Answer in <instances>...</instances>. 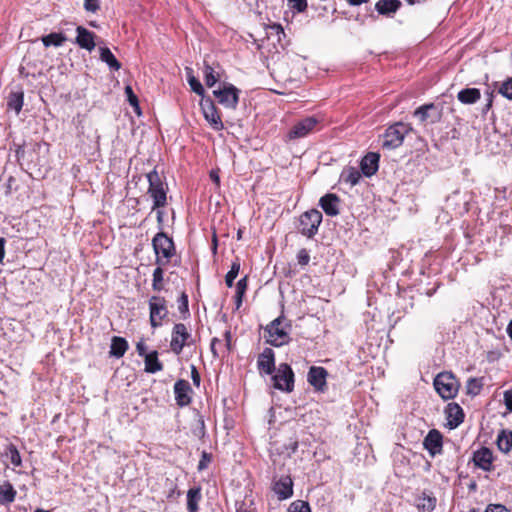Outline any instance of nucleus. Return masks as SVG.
<instances>
[{"label": "nucleus", "mask_w": 512, "mask_h": 512, "mask_svg": "<svg viewBox=\"0 0 512 512\" xmlns=\"http://www.w3.org/2000/svg\"><path fill=\"white\" fill-rule=\"evenodd\" d=\"M291 328V321L286 319L282 313L264 327L266 343L274 347H282L289 344L291 341Z\"/></svg>", "instance_id": "nucleus-1"}, {"label": "nucleus", "mask_w": 512, "mask_h": 512, "mask_svg": "<svg viewBox=\"0 0 512 512\" xmlns=\"http://www.w3.org/2000/svg\"><path fill=\"white\" fill-rule=\"evenodd\" d=\"M147 180L149 183L147 193L153 200L152 210H157L158 221H162V212L158 209L167 205L166 184L155 169L147 174Z\"/></svg>", "instance_id": "nucleus-2"}, {"label": "nucleus", "mask_w": 512, "mask_h": 512, "mask_svg": "<svg viewBox=\"0 0 512 512\" xmlns=\"http://www.w3.org/2000/svg\"><path fill=\"white\" fill-rule=\"evenodd\" d=\"M434 388L444 400L454 399L460 389V382L452 372H441L433 381Z\"/></svg>", "instance_id": "nucleus-3"}, {"label": "nucleus", "mask_w": 512, "mask_h": 512, "mask_svg": "<svg viewBox=\"0 0 512 512\" xmlns=\"http://www.w3.org/2000/svg\"><path fill=\"white\" fill-rule=\"evenodd\" d=\"M152 246L156 255V265H166L176 254V248L172 238L164 232L157 233L152 239Z\"/></svg>", "instance_id": "nucleus-4"}, {"label": "nucleus", "mask_w": 512, "mask_h": 512, "mask_svg": "<svg viewBox=\"0 0 512 512\" xmlns=\"http://www.w3.org/2000/svg\"><path fill=\"white\" fill-rule=\"evenodd\" d=\"M411 127L408 124L398 122L389 126L382 136V148L392 150L402 145L405 136Z\"/></svg>", "instance_id": "nucleus-5"}, {"label": "nucleus", "mask_w": 512, "mask_h": 512, "mask_svg": "<svg viewBox=\"0 0 512 512\" xmlns=\"http://www.w3.org/2000/svg\"><path fill=\"white\" fill-rule=\"evenodd\" d=\"M148 306L150 326L157 329L169 315L167 300L163 296L153 295L149 298Z\"/></svg>", "instance_id": "nucleus-6"}, {"label": "nucleus", "mask_w": 512, "mask_h": 512, "mask_svg": "<svg viewBox=\"0 0 512 512\" xmlns=\"http://www.w3.org/2000/svg\"><path fill=\"white\" fill-rule=\"evenodd\" d=\"M272 376L273 387L285 393L294 390L295 375L291 366L287 363H280Z\"/></svg>", "instance_id": "nucleus-7"}, {"label": "nucleus", "mask_w": 512, "mask_h": 512, "mask_svg": "<svg viewBox=\"0 0 512 512\" xmlns=\"http://www.w3.org/2000/svg\"><path fill=\"white\" fill-rule=\"evenodd\" d=\"M322 218V213L317 209L305 211L299 217V232L308 238H312L317 234Z\"/></svg>", "instance_id": "nucleus-8"}, {"label": "nucleus", "mask_w": 512, "mask_h": 512, "mask_svg": "<svg viewBox=\"0 0 512 512\" xmlns=\"http://www.w3.org/2000/svg\"><path fill=\"white\" fill-rule=\"evenodd\" d=\"M194 344L191 333L184 323H176L171 332L170 349L175 355H180L185 346Z\"/></svg>", "instance_id": "nucleus-9"}, {"label": "nucleus", "mask_w": 512, "mask_h": 512, "mask_svg": "<svg viewBox=\"0 0 512 512\" xmlns=\"http://www.w3.org/2000/svg\"><path fill=\"white\" fill-rule=\"evenodd\" d=\"M240 90L231 83H223L213 91L218 103L229 109H236L239 103Z\"/></svg>", "instance_id": "nucleus-10"}, {"label": "nucleus", "mask_w": 512, "mask_h": 512, "mask_svg": "<svg viewBox=\"0 0 512 512\" xmlns=\"http://www.w3.org/2000/svg\"><path fill=\"white\" fill-rule=\"evenodd\" d=\"M322 121L321 118L317 116H308L299 121H297L291 129L287 133L288 140H295L299 138L306 137L313 131H315L316 127Z\"/></svg>", "instance_id": "nucleus-11"}, {"label": "nucleus", "mask_w": 512, "mask_h": 512, "mask_svg": "<svg viewBox=\"0 0 512 512\" xmlns=\"http://www.w3.org/2000/svg\"><path fill=\"white\" fill-rule=\"evenodd\" d=\"M200 107L205 120L214 130L220 131L224 128L220 112L211 98H202Z\"/></svg>", "instance_id": "nucleus-12"}, {"label": "nucleus", "mask_w": 512, "mask_h": 512, "mask_svg": "<svg viewBox=\"0 0 512 512\" xmlns=\"http://www.w3.org/2000/svg\"><path fill=\"white\" fill-rule=\"evenodd\" d=\"M328 371L321 366H311L307 374L308 383L315 391L324 393L327 390Z\"/></svg>", "instance_id": "nucleus-13"}, {"label": "nucleus", "mask_w": 512, "mask_h": 512, "mask_svg": "<svg viewBox=\"0 0 512 512\" xmlns=\"http://www.w3.org/2000/svg\"><path fill=\"white\" fill-rule=\"evenodd\" d=\"M423 447L431 457L443 452V435L437 429H431L423 439Z\"/></svg>", "instance_id": "nucleus-14"}, {"label": "nucleus", "mask_w": 512, "mask_h": 512, "mask_svg": "<svg viewBox=\"0 0 512 512\" xmlns=\"http://www.w3.org/2000/svg\"><path fill=\"white\" fill-rule=\"evenodd\" d=\"M472 462L474 466L485 471L491 472L494 470V456L491 449L488 447H481L473 452Z\"/></svg>", "instance_id": "nucleus-15"}, {"label": "nucleus", "mask_w": 512, "mask_h": 512, "mask_svg": "<svg viewBox=\"0 0 512 512\" xmlns=\"http://www.w3.org/2000/svg\"><path fill=\"white\" fill-rule=\"evenodd\" d=\"M175 401L179 407H185L191 404L192 388L187 380L179 379L174 384Z\"/></svg>", "instance_id": "nucleus-16"}, {"label": "nucleus", "mask_w": 512, "mask_h": 512, "mask_svg": "<svg viewBox=\"0 0 512 512\" xmlns=\"http://www.w3.org/2000/svg\"><path fill=\"white\" fill-rule=\"evenodd\" d=\"M445 415L449 429L457 428L463 423L465 417L462 407L455 402H451L446 406Z\"/></svg>", "instance_id": "nucleus-17"}, {"label": "nucleus", "mask_w": 512, "mask_h": 512, "mask_svg": "<svg viewBox=\"0 0 512 512\" xmlns=\"http://www.w3.org/2000/svg\"><path fill=\"white\" fill-rule=\"evenodd\" d=\"M340 198L337 194L327 193L319 200V205L327 216L335 217L340 213Z\"/></svg>", "instance_id": "nucleus-18"}, {"label": "nucleus", "mask_w": 512, "mask_h": 512, "mask_svg": "<svg viewBox=\"0 0 512 512\" xmlns=\"http://www.w3.org/2000/svg\"><path fill=\"white\" fill-rule=\"evenodd\" d=\"M257 367L261 373L267 375H271L275 371V353L271 348H265L263 352L259 354Z\"/></svg>", "instance_id": "nucleus-19"}, {"label": "nucleus", "mask_w": 512, "mask_h": 512, "mask_svg": "<svg viewBox=\"0 0 512 512\" xmlns=\"http://www.w3.org/2000/svg\"><path fill=\"white\" fill-rule=\"evenodd\" d=\"M279 500H285L293 495V481L290 476H281L272 487Z\"/></svg>", "instance_id": "nucleus-20"}, {"label": "nucleus", "mask_w": 512, "mask_h": 512, "mask_svg": "<svg viewBox=\"0 0 512 512\" xmlns=\"http://www.w3.org/2000/svg\"><path fill=\"white\" fill-rule=\"evenodd\" d=\"M77 36L75 39L76 44L83 49H86L88 51H92L95 46V33L89 31L88 29L78 26L76 28Z\"/></svg>", "instance_id": "nucleus-21"}, {"label": "nucleus", "mask_w": 512, "mask_h": 512, "mask_svg": "<svg viewBox=\"0 0 512 512\" xmlns=\"http://www.w3.org/2000/svg\"><path fill=\"white\" fill-rule=\"evenodd\" d=\"M379 159H380L379 154L374 153V152L367 153L362 158L361 163H360L362 173L367 177L374 175L377 172L378 167H379Z\"/></svg>", "instance_id": "nucleus-22"}, {"label": "nucleus", "mask_w": 512, "mask_h": 512, "mask_svg": "<svg viewBox=\"0 0 512 512\" xmlns=\"http://www.w3.org/2000/svg\"><path fill=\"white\" fill-rule=\"evenodd\" d=\"M416 506L420 512H432L437 504V499L431 492L423 491L416 499Z\"/></svg>", "instance_id": "nucleus-23"}, {"label": "nucleus", "mask_w": 512, "mask_h": 512, "mask_svg": "<svg viewBox=\"0 0 512 512\" xmlns=\"http://www.w3.org/2000/svg\"><path fill=\"white\" fill-rule=\"evenodd\" d=\"M401 6L402 3L400 0H379L375 4V9L380 15L391 16L396 13Z\"/></svg>", "instance_id": "nucleus-24"}, {"label": "nucleus", "mask_w": 512, "mask_h": 512, "mask_svg": "<svg viewBox=\"0 0 512 512\" xmlns=\"http://www.w3.org/2000/svg\"><path fill=\"white\" fill-rule=\"evenodd\" d=\"M145 372L157 373L163 370V363L158 359V352L156 350L151 351L144 357Z\"/></svg>", "instance_id": "nucleus-25"}, {"label": "nucleus", "mask_w": 512, "mask_h": 512, "mask_svg": "<svg viewBox=\"0 0 512 512\" xmlns=\"http://www.w3.org/2000/svg\"><path fill=\"white\" fill-rule=\"evenodd\" d=\"M202 489L200 486L190 488L187 491V510L188 512H198L199 502L202 500Z\"/></svg>", "instance_id": "nucleus-26"}, {"label": "nucleus", "mask_w": 512, "mask_h": 512, "mask_svg": "<svg viewBox=\"0 0 512 512\" xmlns=\"http://www.w3.org/2000/svg\"><path fill=\"white\" fill-rule=\"evenodd\" d=\"M481 98V92L478 88H465L458 92L457 99L466 105L474 104Z\"/></svg>", "instance_id": "nucleus-27"}, {"label": "nucleus", "mask_w": 512, "mask_h": 512, "mask_svg": "<svg viewBox=\"0 0 512 512\" xmlns=\"http://www.w3.org/2000/svg\"><path fill=\"white\" fill-rule=\"evenodd\" d=\"M128 342L125 338L114 336L111 340L110 346V355L116 358H121L124 356L126 351L128 350Z\"/></svg>", "instance_id": "nucleus-28"}, {"label": "nucleus", "mask_w": 512, "mask_h": 512, "mask_svg": "<svg viewBox=\"0 0 512 512\" xmlns=\"http://www.w3.org/2000/svg\"><path fill=\"white\" fill-rule=\"evenodd\" d=\"M17 491L9 481L0 485V505L10 504L15 501Z\"/></svg>", "instance_id": "nucleus-29"}, {"label": "nucleus", "mask_w": 512, "mask_h": 512, "mask_svg": "<svg viewBox=\"0 0 512 512\" xmlns=\"http://www.w3.org/2000/svg\"><path fill=\"white\" fill-rule=\"evenodd\" d=\"M24 105V92L17 91L11 92L7 99V107L10 110H14L16 114H19Z\"/></svg>", "instance_id": "nucleus-30"}, {"label": "nucleus", "mask_w": 512, "mask_h": 512, "mask_svg": "<svg viewBox=\"0 0 512 512\" xmlns=\"http://www.w3.org/2000/svg\"><path fill=\"white\" fill-rule=\"evenodd\" d=\"M497 447L500 451L508 453L512 449V431L502 430L497 437Z\"/></svg>", "instance_id": "nucleus-31"}, {"label": "nucleus", "mask_w": 512, "mask_h": 512, "mask_svg": "<svg viewBox=\"0 0 512 512\" xmlns=\"http://www.w3.org/2000/svg\"><path fill=\"white\" fill-rule=\"evenodd\" d=\"M248 288V276L245 275L242 277L238 282L236 283V292L234 296V302L236 309H239L242 306L243 299L245 296V293Z\"/></svg>", "instance_id": "nucleus-32"}, {"label": "nucleus", "mask_w": 512, "mask_h": 512, "mask_svg": "<svg viewBox=\"0 0 512 512\" xmlns=\"http://www.w3.org/2000/svg\"><path fill=\"white\" fill-rule=\"evenodd\" d=\"M100 59L107 63L110 68L118 71L121 68V63L116 59L111 50L107 47L100 49Z\"/></svg>", "instance_id": "nucleus-33"}, {"label": "nucleus", "mask_w": 512, "mask_h": 512, "mask_svg": "<svg viewBox=\"0 0 512 512\" xmlns=\"http://www.w3.org/2000/svg\"><path fill=\"white\" fill-rule=\"evenodd\" d=\"M164 265H157L152 274V289L161 292L164 289Z\"/></svg>", "instance_id": "nucleus-34"}, {"label": "nucleus", "mask_w": 512, "mask_h": 512, "mask_svg": "<svg viewBox=\"0 0 512 512\" xmlns=\"http://www.w3.org/2000/svg\"><path fill=\"white\" fill-rule=\"evenodd\" d=\"M67 40L66 36L62 33H50L46 36L42 37V42L45 47H49L51 45L59 47L62 46L63 43Z\"/></svg>", "instance_id": "nucleus-35"}, {"label": "nucleus", "mask_w": 512, "mask_h": 512, "mask_svg": "<svg viewBox=\"0 0 512 512\" xmlns=\"http://www.w3.org/2000/svg\"><path fill=\"white\" fill-rule=\"evenodd\" d=\"M203 74H204L205 84L208 87L214 86L220 80V74L218 72H216L213 69V67L207 63H204Z\"/></svg>", "instance_id": "nucleus-36"}, {"label": "nucleus", "mask_w": 512, "mask_h": 512, "mask_svg": "<svg viewBox=\"0 0 512 512\" xmlns=\"http://www.w3.org/2000/svg\"><path fill=\"white\" fill-rule=\"evenodd\" d=\"M266 34L269 38L275 37L279 44L282 42V37L286 36L282 25L279 23H272L267 25Z\"/></svg>", "instance_id": "nucleus-37"}, {"label": "nucleus", "mask_w": 512, "mask_h": 512, "mask_svg": "<svg viewBox=\"0 0 512 512\" xmlns=\"http://www.w3.org/2000/svg\"><path fill=\"white\" fill-rule=\"evenodd\" d=\"M240 260L239 258H236L232 264L230 270L227 272L225 276V283L227 287L231 288L234 285V280L239 274L240 271Z\"/></svg>", "instance_id": "nucleus-38"}, {"label": "nucleus", "mask_w": 512, "mask_h": 512, "mask_svg": "<svg viewBox=\"0 0 512 512\" xmlns=\"http://www.w3.org/2000/svg\"><path fill=\"white\" fill-rule=\"evenodd\" d=\"M483 387L482 378H469L466 383V393L476 396L480 394Z\"/></svg>", "instance_id": "nucleus-39"}, {"label": "nucleus", "mask_w": 512, "mask_h": 512, "mask_svg": "<svg viewBox=\"0 0 512 512\" xmlns=\"http://www.w3.org/2000/svg\"><path fill=\"white\" fill-rule=\"evenodd\" d=\"M6 455L9 457L11 464H13L15 467L22 466V458L20 452L14 444H10L7 447Z\"/></svg>", "instance_id": "nucleus-40"}, {"label": "nucleus", "mask_w": 512, "mask_h": 512, "mask_svg": "<svg viewBox=\"0 0 512 512\" xmlns=\"http://www.w3.org/2000/svg\"><path fill=\"white\" fill-rule=\"evenodd\" d=\"M178 310L182 314L183 319L190 316L188 295L185 292H182L178 299Z\"/></svg>", "instance_id": "nucleus-41"}, {"label": "nucleus", "mask_w": 512, "mask_h": 512, "mask_svg": "<svg viewBox=\"0 0 512 512\" xmlns=\"http://www.w3.org/2000/svg\"><path fill=\"white\" fill-rule=\"evenodd\" d=\"M435 108L436 106L434 103L424 104L414 111V116L418 117L421 122H425L429 117L428 112Z\"/></svg>", "instance_id": "nucleus-42"}, {"label": "nucleus", "mask_w": 512, "mask_h": 512, "mask_svg": "<svg viewBox=\"0 0 512 512\" xmlns=\"http://www.w3.org/2000/svg\"><path fill=\"white\" fill-rule=\"evenodd\" d=\"M498 93L512 101V77L507 78L498 88Z\"/></svg>", "instance_id": "nucleus-43"}, {"label": "nucleus", "mask_w": 512, "mask_h": 512, "mask_svg": "<svg viewBox=\"0 0 512 512\" xmlns=\"http://www.w3.org/2000/svg\"><path fill=\"white\" fill-rule=\"evenodd\" d=\"M361 178V173L354 167H350L345 172V181L350 183L352 186L356 185Z\"/></svg>", "instance_id": "nucleus-44"}, {"label": "nucleus", "mask_w": 512, "mask_h": 512, "mask_svg": "<svg viewBox=\"0 0 512 512\" xmlns=\"http://www.w3.org/2000/svg\"><path fill=\"white\" fill-rule=\"evenodd\" d=\"M288 512H311L308 502L297 500L290 504Z\"/></svg>", "instance_id": "nucleus-45"}, {"label": "nucleus", "mask_w": 512, "mask_h": 512, "mask_svg": "<svg viewBox=\"0 0 512 512\" xmlns=\"http://www.w3.org/2000/svg\"><path fill=\"white\" fill-rule=\"evenodd\" d=\"M188 83L192 89L193 92H195L197 95L202 96L204 98L205 90L200 83V81L194 77L193 75L188 76Z\"/></svg>", "instance_id": "nucleus-46"}, {"label": "nucleus", "mask_w": 512, "mask_h": 512, "mask_svg": "<svg viewBox=\"0 0 512 512\" xmlns=\"http://www.w3.org/2000/svg\"><path fill=\"white\" fill-rule=\"evenodd\" d=\"M211 462H212V454H210L206 451H203L201 454V458L199 460L198 466H197L198 471H203V470L207 469L208 466L211 464Z\"/></svg>", "instance_id": "nucleus-47"}, {"label": "nucleus", "mask_w": 512, "mask_h": 512, "mask_svg": "<svg viewBox=\"0 0 512 512\" xmlns=\"http://www.w3.org/2000/svg\"><path fill=\"white\" fill-rule=\"evenodd\" d=\"M125 93L127 95L128 102L131 106H133L135 109H139V101L138 97L134 94L133 89L131 86L125 87Z\"/></svg>", "instance_id": "nucleus-48"}, {"label": "nucleus", "mask_w": 512, "mask_h": 512, "mask_svg": "<svg viewBox=\"0 0 512 512\" xmlns=\"http://www.w3.org/2000/svg\"><path fill=\"white\" fill-rule=\"evenodd\" d=\"M84 9L90 13H97L100 10L99 0H84Z\"/></svg>", "instance_id": "nucleus-49"}, {"label": "nucleus", "mask_w": 512, "mask_h": 512, "mask_svg": "<svg viewBox=\"0 0 512 512\" xmlns=\"http://www.w3.org/2000/svg\"><path fill=\"white\" fill-rule=\"evenodd\" d=\"M297 261H298V264L301 265V266H306L308 265L309 261H310V255H309V252L307 249L305 248H302L298 251L297 253Z\"/></svg>", "instance_id": "nucleus-50"}, {"label": "nucleus", "mask_w": 512, "mask_h": 512, "mask_svg": "<svg viewBox=\"0 0 512 512\" xmlns=\"http://www.w3.org/2000/svg\"><path fill=\"white\" fill-rule=\"evenodd\" d=\"M291 7L299 13H303L307 10V0H288Z\"/></svg>", "instance_id": "nucleus-51"}, {"label": "nucleus", "mask_w": 512, "mask_h": 512, "mask_svg": "<svg viewBox=\"0 0 512 512\" xmlns=\"http://www.w3.org/2000/svg\"><path fill=\"white\" fill-rule=\"evenodd\" d=\"M193 434L198 438H203L205 436V423L202 418H199L196 422L195 428L192 430Z\"/></svg>", "instance_id": "nucleus-52"}, {"label": "nucleus", "mask_w": 512, "mask_h": 512, "mask_svg": "<svg viewBox=\"0 0 512 512\" xmlns=\"http://www.w3.org/2000/svg\"><path fill=\"white\" fill-rule=\"evenodd\" d=\"M217 346L220 347V350L222 351L223 349V344H222V341L219 339V338H216L214 337L212 340H211V345H210V349H211V352L213 354V356L215 358H218L220 356L219 352H218V348Z\"/></svg>", "instance_id": "nucleus-53"}, {"label": "nucleus", "mask_w": 512, "mask_h": 512, "mask_svg": "<svg viewBox=\"0 0 512 512\" xmlns=\"http://www.w3.org/2000/svg\"><path fill=\"white\" fill-rule=\"evenodd\" d=\"M224 341L222 353L225 351L230 352L231 351V342H232V334L230 330H226L224 333Z\"/></svg>", "instance_id": "nucleus-54"}, {"label": "nucleus", "mask_w": 512, "mask_h": 512, "mask_svg": "<svg viewBox=\"0 0 512 512\" xmlns=\"http://www.w3.org/2000/svg\"><path fill=\"white\" fill-rule=\"evenodd\" d=\"M504 404L509 412H512V388L504 392Z\"/></svg>", "instance_id": "nucleus-55"}, {"label": "nucleus", "mask_w": 512, "mask_h": 512, "mask_svg": "<svg viewBox=\"0 0 512 512\" xmlns=\"http://www.w3.org/2000/svg\"><path fill=\"white\" fill-rule=\"evenodd\" d=\"M485 512H510V511L504 505L490 504L486 508Z\"/></svg>", "instance_id": "nucleus-56"}, {"label": "nucleus", "mask_w": 512, "mask_h": 512, "mask_svg": "<svg viewBox=\"0 0 512 512\" xmlns=\"http://www.w3.org/2000/svg\"><path fill=\"white\" fill-rule=\"evenodd\" d=\"M191 378L193 384L198 387L200 385L201 376L195 365H191Z\"/></svg>", "instance_id": "nucleus-57"}, {"label": "nucleus", "mask_w": 512, "mask_h": 512, "mask_svg": "<svg viewBox=\"0 0 512 512\" xmlns=\"http://www.w3.org/2000/svg\"><path fill=\"white\" fill-rule=\"evenodd\" d=\"M146 349H147V347H146L144 341L141 340L136 344V351L139 356L145 357V355L148 354V353H146Z\"/></svg>", "instance_id": "nucleus-58"}, {"label": "nucleus", "mask_w": 512, "mask_h": 512, "mask_svg": "<svg viewBox=\"0 0 512 512\" xmlns=\"http://www.w3.org/2000/svg\"><path fill=\"white\" fill-rule=\"evenodd\" d=\"M5 244L6 239L4 237H0V264H3V260L5 257Z\"/></svg>", "instance_id": "nucleus-59"}, {"label": "nucleus", "mask_w": 512, "mask_h": 512, "mask_svg": "<svg viewBox=\"0 0 512 512\" xmlns=\"http://www.w3.org/2000/svg\"><path fill=\"white\" fill-rule=\"evenodd\" d=\"M369 0H347V2L351 6H359L361 4L367 3Z\"/></svg>", "instance_id": "nucleus-60"}, {"label": "nucleus", "mask_w": 512, "mask_h": 512, "mask_svg": "<svg viewBox=\"0 0 512 512\" xmlns=\"http://www.w3.org/2000/svg\"><path fill=\"white\" fill-rule=\"evenodd\" d=\"M236 512H251V511L246 507L245 503H242L237 507Z\"/></svg>", "instance_id": "nucleus-61"}, {"label": "nucleus", "mask_w": 512, "mask_h": 512, "mask_svg": "<svg viewBox=\"0 0 512 512\" xmlns=\"http://www.w3.org/2000/svg\"><path fill=\"white\" fill-rule=\"evenodd\" d=\"M210 178L216 183V184H219L220 182V179H219V176L216 172L214 171H211L210 173Z\"/></svg>", "instance_id": "nucleus-62"}, {"label": "nucleus", "mask_w": 512, "mask_h": 512, "mask_svg": "<svg viewBox=\"0 0 512 512\" xmlns=\"http://www.w3.org/2000/svg\"><path fill=\"white\" fill-rule=\"evenodd\" d=\"M506 331L508 336L512 340V320L508 323Z\"/></svg>", "instance_id": "nucleus-63"}, {"label": "nucleus", "mask_w": 512, "mask_h": 512, "mask_svg": "<svg viewBox=\"0 0 512 512\" xmlns=\"http://www.w3.org/2000/svg\"><path fill=\"white\" fill-rule=\"evenodd\" d=\"M410 5L420 4L425 2L426 0H405Z\"/></svg>", "instance_id": "nucleus-64"}]
</instances>
